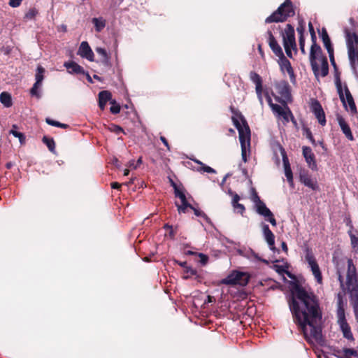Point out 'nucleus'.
I'll return each instance as SVG.
<instances>
[{"label": "nucleus", "mask_w": 358, "mask_h": 358, "mask_svg": "<svg viewBox=\"0 0 358 358\" xmlns=\"http://www.w3.org/2000/svg\"><path fill=\"white\" fill-rule=\"evenodd\" d=\"M281 34L286 54L287 57L292 58V50L295 52L297 50L294 27L290 24H287L285 29L281 31Z\"/></svg>", "instance_id": "obj_5"}, {"label": "nucleus", "mask_w": 358, "mask_h": 358, "mask_svg": "<svg viewBox=\"0 0 358 358\" xmlns=\"http://www.w3.org/2000/svg\"><path fill=\"white\" fill-rule=\"evenodd\" d=\"M234 208L241 215H243L245 210V206L241 203L236 204Z\"/></svg>", "instance_id": "obj_55"}, {"label": "nucleus", "mask_w": 358, "mask_h": 358, "mask_svg": "<svg viewBox=\"0 0 358 358\" xmlns=\"http://www.w3.org/2000/svg\"><path fill=\"white\" fill-rule=\"evenodd\" d=\"M45 122L48 124L58 127L59 122L52 120L49 117L45 119Z\"/></svg>", "instance_id": "obj_56"}, {"label": "nucleus", "mask_w": 358, "mask_h": 358, "mask_svg": "<svg viewBox=\"0 0 358 358\" xmlns=\"http://www.w3.org/2000/svg\"><path fill=\"white\" fill-rule=\"evenodd\" d=\"M266 34L268 36V43L273 51V52L277 56V57H283V52L280 47V45L278 44V41L273 36L271 30L268 29L266 31Z\"/></svg>", "instance_id": "obj_16"}, {"label": "nucleus", "mask_w": 358, "mask_h": 358, "mask_svg": "<svg viewBox=\"0 0 358 358\" xmlns=\"http://www.w3.org/2000/svg\"><path fill=\"white\" fill-rule=\"evenodd\" d=\"M186 273H187L188 276L196 275L197 274L196 270L192 268H187Z\"/></svg>", "instance_id": "obj_62"}, {"label": "nucleus", "mask_w": 358, "mask_h": 358, "mask_svg": "<svg viewBox=\"0 0 358 358\" xmlns=\"http://www.w3.org/2000/svg\"><path fill=\"white\" fill-rule=\"evenodd\" d=\"M299 48L302 52V54H306L305 50V38L304 37H299Z\"/></svg>", "instance_id": "obj_50"}, {"label": "nucleus", "mask_w": 358, "mask_h": 358, "mask_svg": "<svg viewBox=\"0 0 358 358\" xmlns=\"http://www.w3.org/2000/svg\"><path fill=\"white\" fill-rule=\"evenodd\" d=\"M252 200L255 203V205L258 203L259 201H262L259 196H258L257 193L255 190H253V194L252 195Z\"/></svg>", "instance_id": "obj_57"}, {"label": "nucleus", "mask_w": 358, "mask_h": 358, "mask_svg": "<svg viewBox=\"0 0 358 358\" xmlns=\"http://www.w3.org/2000/svg\"><path fill=\"white\" fill-rule=\"evenodd\" d=\"M250 280V276L247 273L233 271L225 278L220 281V284L226 285H241L245 286Z\"/></svg>", "instance_id": "obj_6"}, {"label": "nucleus", "mask_w": 358, "mask_h": 358, "mask_svg": "<svg viewBox=\"0 0 358 358\" xmlns=\"http://www.w3.org/2000/svg\"><path fill=\"white\" fill-rule=\"evenodd\" d=\"M160 140L163 143V144L166 147L167 150H170V145L169 144L167 139L164 136H161Z\"/></svg>", "instance_id": "obj_63"}, {"label": "nucleus", "mask_w": 358, "mask_h": 358, "mask_svg": "<svg viewBox=\"0 0 358 358\" xmlns=\"http://www.w3.org/2000/svg\"><path fill=\"white\" fill-rule=\"evenodd\" d=\"M42 141L44 144L46 145L48 150L51 152L55 153V143L52 138H50L46 136H44L42 138Z\"/></svg>", "instance_id": "obj_35"}, {"label": "nucleus", "mask_w": 358, "mask_h": 358, "mask_svg": "<svg viewBox=\"0 0 358 358\" xmlns=\"http://www.w3.org/2000/svg\"><path fill=\"white\" fill-rule=\"evenodd\" d=\"M346 285L351 290L355 292V296L358 294V278L357 275V268L351 259H348V271L346 275Z\"/></svg>", "instance_id": "obj_8"}, {"label": "nucleus", "mask_w": 358, "mask_h": 358, "mask_svg": "<svg viewBox=\"0 0 358 358\" xmlns=\"http://www.w3.org/2000/svg\"><path fill=\"white\" fill-rule=\"evenodd\" d=\"M176 234H177V227H172L171 229H169V236L171 239H174Z\"/></svg>", "instance_id": "obj_53"}, {"label": "nucleus", "mask_w": 358, "mask_h": 358, "mask_svg": "<svg viewBox=\"0 0 358 358\" xmlns=\"http://www.w3.org/2000/svg\"><path fill=\"white\" fill-rule=\"evenodd\" d=\"M321 38L323 42L324 46L327 50L328 54H329V52H334V47L332 45L327 31L325 28H322V29Z\"/></svg>", "instance_id": "obj_26"}, {"label": "nucleus", "mask_w": 358, "mask_h": 358, "mask_svg": "<svg viewBox=\"0 0 358 358\" xmlns=\"http://www.w3.org/2000/svg\"><path fill=\"white\" fill-rule=\"evenodd\" d=\"M348 48V55L350 67L354 73H358V34L351 32L348 28L344 29Z\"/></svg>", "instance_id": "obj_3"}, {"label": "nucleus", "mask_w": 358, "mask_h": 358, "mask_svg": "<svg viewBox=\"0 0 358 358\" xmlns=\"http://www.w3.org/2000/svg\"><path fill=\"white\" fill-rule=\"evenodd\" d=\"M174 193H175V196L176 197L180 198L182 203L188 202L186 199L185 193L182 190H180L179 188H176V191H174Z\"/></svg>", "instance_id": "obj_42"}, {"label": "nucleus", "mask_w": 358, "mask_h": 358, "mask_svg": "<svg viewBox=\"0 0 358 358\" xmlns=\"http://www.w3.org/2000/svg\"><path fill=\"white\" fill-rule=\"evenodd\" d=\"M317 59L321 61V70H319V75L316 78H317L320 75L322 77H325L329 73V64L327 58L322 53L317 57Z\"/></svg>", "instance_id": "obj_27"}, {"label": "nucleus", "mask_w": 358, "mask_h": 358, "mask_svg": "<svg viewBox=\"0 0 358 358\" xmlns=\"http://www.w3.org/2000/svg\"><path fill=\"white\" fill-rule=\"evenodd\" d=\"M263 233L264 236V238L270 247V249L273 251L276 250V248L275 247V236L271 230L269 229L268 225L264 224L263 226Z\"/></svg>", "instance_id": "obj_19"}, {"label": "nucleus", "mask_w": 358, "mask_h": 358, "mask_svg": "<svg viewBox=\"0 0 358 358\" xmlns=\"http://www.w3.org/2000/svg\"><path fill=\"white\" fill-rule=\"evenodd\" d=\"M302 130L303 134L306 136V137L308 139H309V141H310L313 138V134L308 127H307L306 126H303Z\"/></svg>", "instance_id": "obj_46"}, {"label": "nucleus", "mask_w": 358, "mask_h": 358, "mask_svg": "<svg viewBox=\"0 0 358 358\" xmlns=\"http://www.w3.org/2000/svg\"><path fill=\"white\" fill-rule=\"evenodd\" d=\"M123 1L124 0H111L110 6L112 8H116L117 6H119L120 5V3Z\"/></svg>", "instance_id": "obj_60"}, {"label": "nucleus", "mask_w": 358, "mask_h": 358, "mask_svg": "<svg viewBox=\"0 0 358 358\" xmlns=\"http://www.w3.org/2000/svg\"><path fill=\"white\" fill-rule=\"evenodd\" d=\"M92 22L96 32H101L106 25V21L103 17H94L92 19Z\"/></svg>", "instance_id": "obj_31"}, {"label": "nucleus", "mask_w": 358, "mask_h": 358, "mask_svg": "<svg viewBox=\"0 0 358 358\" xmlns=\"http://www.w3.org/2000/svg\"><path fill=\"white\" fill-rule=\"evenodd\" d=\"M290 285L291 294L287 298V303L294 322L308 343L314 341L321 343L323 341L322 329L318 323L322 320V313L318 297L298 282H292Z\"/></svg>", "instance_id": "obj_1"}, {"label": "nucleus", "mask_w": 358, "mask_h": 358, "mask_svg": "<svg viewBox=\"0 0 358 358\" xmlns=\"http://www.w3.org/2000/svg\"><path fill=\"white\" fill-rule=\"evenodd\" d=\"M282 161H283V164H284V168H285V175L287 178L288 182L291 185H293V184H294L293 174H292V169L290 167V164H289L288 158L286 155H282Z\"/></svg>", "instance_id": "obj_25"}, {"label": "nucleus", "mask_w": 358, "mask_h": 358, "mask_svg": "<svg viewBox=\"0 0 358 358\" xmlns=\"http://www.w3.org/2000/svg\"><path fill=\"white\" fill-rule=\"evenodd\" d=\"M96 52L99 55H101L102 57H106V55H108L107 51L104 48H100V47L96 48Z\"/></svg>", "instance_id": "obj_54"}, {"label": "nucleus", "mask_w": 358, "mask_h": 358, "mask_svg": "<svg viewBox=\"0 0 358 358\" xmlns=\"http://www.w3.org/2000/svg\"><path fill=\"white\" fill-rule=\"evenodd\" d=\"M338 324L343 332V336L348 340H354V337L351 331L350 327L349 326L347 321L341 322H338Z\"/></svg>", "instance_id": "obj_30"}, {"label": "nucleus", "mask_w": 358, "mask_h": 358, "mask_svg": "<svg viewBox=\"0 0 358 358\" xmlns=\"http://www.w3.org/2000/svg\"><path fill=\"white\" fill-rule=\"evenodd\" d=\"M350 241H351V245L353 249V251L358 254V237H357L353 234H350Z\"/></svg>", "instance_id": "obj_38"}, {"label": "nucleus", "mask_w": 358, "mask_h": 358, "mask_svg": "<svg viewBox=\"0 0 358 358\" xmlns=\"http://www.w3.org/2000/svg\"><path fill=\"white\" fill-rule=\"evenodd\" d=\"M271 109L273 112L278 113V115L281 113H284L285 110V108H282L280 106L275 103L271 106Z\"/></svg>", "instance_id": "obj_49"}, {"label": "nucleus", "mask_w": 358, "mask_h": 358, "mask_svg": "<svg viewBox=\"0 0 358 358\" xmlns=\"http://www.w3.org/2000/svg\"><path fill=\"white\" fill-rule=\"evenodd\" d=\"M273 96L275 97V101L281 103L285 106L284 113H281L280 115H279V116H281L285 122H289L290 119L289 110H291L287 106L285 100L281 99L280 97L275 96L274 94Z\"/></svg>", "instance_id": "obj_32"}, {"label": "nucleus", "mask_w": 358, "mask_h": 358, "mask_svg": "<svg viewBox=\"0 0 358 358\" xmlns=\"http://www.w3.org/2000/svg\"><path fill=\"white\" fill-rule=\"evenodd\" d=\"M310 109L315 117L317 119L318 122L322 126H324L327 122L325 113L319 101L314 99L311 103Z\"/></svg>", "instance_id": "obj_12"}, {"label": "nucleus", "mask_w": 358, "mask_h": 358, "mask_svg": "<svg viewBox=\"0 0 358 358\" xmlns=\"http://www.w3.org/2000/svg\"><path fill=\"white\" fill-rule=\"evenodd\" d=\"M0 102L6 108H9L12 106V98L11 95L6 92H3L0 94Z\"/></svg>", "instance_id": "obj_33"}, {"label": "nucleus", "mask_w": 358, "mask_h": 358, "mask_svg": "<svg viewBox=\"0 0 358 358\" xmlns=\"http://www.w3.org/2000/svg\"><path fill=\"white\" fill-rule=\"evenodd\" d=\"M78 55L83 58H85L90 62L94 61V55L87 41H83L78 50Z\"/></svg>", "instance_id": "obj_17"}, {"label": "nucleus", "mask_w": 358, "mask_h": 358, "mask_svg": "<svg viewBox=\"0 0 358 358\" xmlns=\"http://www.w3.org/2000/svg\"><path fill=\"white\" fill-rule=\"evenodd\" d=\"M265 219L266 221L269 222L272 226L276 227L277 222H276V220H275L273 213H272V215L267 216V217H265Z\"/></svg>", "instance_id": "obj_58"}, {"label": "nucleus", "mask_w": 358, "mask_h": 358, "mask_svg": "<svg viewBox=\"0 0 358 358\" xmlns=\"http://www.w3.org/2000/svg\"><path fill=\"white\" fill-rule=\"evenodd\" d=\"M278 57L280 59V67L282 69H285L291 78H294V70L292 67L290 62L285 57L284 55L283 57Z\"/></svg>", "instance_id": "obj_29"}, {"label": "nucleus", "mask_w": 358, "mask_h": 358, "mask_svg": "<svg viewBox=\"0 0 358 358\" xmlns=\"http://www.w3.org/2000/svg\"><path fill=\"white\" fill-rule=\"evenodd\" d=\"M305 259L310 267L312 273L314 275L317 282L320 285L322 284V275L311 249H306Z\"/></svg>", "instance_id": "obj_9"}, {"label": "nucleus", "mask_w": 358, "mask_h": 358, "mask_svg": "<svg viewBox=\"0 0 358 358\" xmlns=\"http://www.w3.org/2000/svg\"><path fill=\"white\" fill-rule=\"evenodd\" d=\"M296 31L298 32L299 37H304L305 24L303 20L299 21Z\"/></svg>", "instance_id": "obj_45"}, {"label": "nucleus", "mask_w": 358, "mask_h": 358, "mask_svg": "<svg viewBox=\"0 0 358 358\" xmlns=\"http://www.w3.org/2000/svg\"><path fill=\"white\" fill-rule=\"evenodd\" d=\"M295 15V9L291 0H285L271 15L265 20V23L284 22Z\"/></svg>", "instance_id": "obj_4"}, {"label": "nucleus", "mask_w": 358, "mask_h": 358, "mask_svg": "<svg viewBox=\"0 0 358 358\" xmlns=\"http://www.w3.org/2000/svg\"><path fill=\"white\" fill-rule=\"evenodd\" d=\"M110 130L116 134H119L120 133H124L123 129L116 124H111L110 127L109 128Z\"/></svg>", "instance_id": "obj_47"}, {"label": "nucleus", "mask_w": 358, "mask_h": 358, "mask_svg": "<svg viewBox=\"0 0 358 358\" xmlns=\"http://www.w3.org/2000/svg\"><path fill=\"white\" fill-rule=\"evenodd\" d=\"M302 154L308 166L313 171H317V166L315 160V156L312 149L308 146H303Z\"/></svg>", "instance_id": "obj_15"}, {"label": "nucleus", "mask_w": 358, "mask_h": 358, "mask_svg": "<svg viewBox=\"0 0 358 358\" xmlns=\"http://www.w3.org/2000/svg\"><path fill=\"white\" fill-rule=\"evenodd\" d=\"M337 120L343 133L345 134L346 138L350 141H353L354 136L351 131V129L345 119L342 116L338 115L337 117Z\"/></svg>", "instance_id": "obj_20"}, {"label": "nucleus", "mask_w": 358, "mask_h": 358, "mask_svg": "<svg viewBox=\"0 0 358 358\" xmlns=\"http://www.w3.org/2000/svg\"><path fill=\"white\" fill-rule=\"evenodd\" d=\"M336 314L338 317V322L347 321L345 319L344 308H337Z\"/></svg>", "instance_id": "obj_43"}, {"label": "nucleus", "mask_w": 358, "mask_h": 358, "mask_svg": "<svg viewBox=\"0 0 358 358\" xmlns=\"http://www.w3.org/2000/svg\"><path fill=\"white\" fill-rule=\"evenodd\" d=\"M17 126L16 124H13L12 126V129L10 130L9 134L13 135L15 137L18 138L21 144H24L25 143V136L23 133L17 131Z\"/></svg>", "instance_id": "obj_34"}, {"label": "nucleus", "mask_w": 358, "mask_h": 358, "mask_svg": "<svg viewBox=\"0 0 358 358\" xmlns=\"http://www.w3.org/2000/svg\"><path fill=\"white\" fill-rule=\"evenodd\" d=\"M110 186L112 189H120L122 185L117 182H113Z\"/></svg>", "instance_id": "obj_64"}, {"label": "nucleus", "mask_w": 358, "mask_h": 358, "mask_svg": "<svg viewBox=\"0 0 358 358\" xmlns=\"http://www.w3.org/2000/svg\"><path fill=\"white\" fill-rule=\"evenodd\" d=\"M329 57L330 62L334 69L335 84H336L338 94L339 95V98H340L341 102L343 103V104L345 105L343 89L342 83H341V73L339 72L338 66L335 62L334 52H329Z\"/></svg>", "instance_id": "obj_10"}, {"label": "nucleus", "mask_w": 358, "mask_h": 358, "mask_svg": "<svg viewBox=\"0 0 358 358\" xmlns=\"http://www.w3.org/2000/svg\"><path fill=\"white\" fill-rule=\"evenodd\" d=\"M344 92H345V98L344 97L345 102V103L347 102L348 103L351 113L356 114L357 113V107H356L355 103L354 101V99H353V97L346 85H345V86H344ZM343 106L345 107H346V104L345 105L343 104Z\"/></svg>", "instance_id": "obj_21"}, {"label": "nucleus", "mask_w": 358, "mask_h": 358, "mask_svg": "<svg viewBox=\"0 0 358 358\" xmlns=\"http://www.w3.org/2000/svg\"><path fill=\"white\" fill-rule=\"evenodd\" d=\"M112 106L110 108V111L113 114H117L120 111V106L116 103L115 100L110 101Z\"/></svg>", "instance_id": "obj_44"}, {"label": "nucleus", "mask_w": 358, "mask_h": 358, "mask_svg": "<svg viewBox=\"0 0 358 358\" xmlns=\"http://www.w3.org/2000/svg\"><path fill=\"white\" fill-rule=\"evenodd\" d=\"M38 14V11L36 8H31L24 15L25 20H34Z\"/></svg>", "instance_id": "obj_37"}, {"label": "nucleus", "mask_w": 358, "mask_h": 358, "mask_svg": "<svg viewBox=\"0 0 358 358\" xmlns=\"http://www.w3.org/2000/svg\"><path fill=\"white\" fill-rule=\"evenodd\" d=\"M276 92L280 95L281 99L283 98L288 100L291 97L289 85L287 81L282 80L275 84Z\"/></svg>", "instance_id": "obj_18"}, {"label": "nucleus", "mask_w": 358, "mask_h": 358, "mask_svg": "<svg viewBox=\"0 0 358 358\" xmlns=\"http://www.w3.org/2000/svg\"><path fill=\"white\" fill-rule=\"evenodd\" d=\"M256 211L258 214H259L262 216H264V217H267V216L272 215V212L270 210L269 208H268L264 203V202L259 201L258 203L255 205Z\"/></svg>", "instance_id": "obj_28"}, {"label": "nucleus", "mask_w": 358, "mask_h": 358, "mask_svg": "<svg viewBox=\"0 0 358 358\" xmlns=\"http://www.w3.org/2000/svg\"><path fill=\"white\" fill-rule=\"evenodd\" d=\"M109 101H112L111 92L103 90L99 93V106L101 110H104L106 103Z\"/></svg>", "instance_id": "obj_23"}, {"label": "nucleus", "mask_w": 358, "mask_h": 358, "mask_svg": "<svg viewBox=\"0 0 358 358\" xmlns=\"http://www.w3.org/2000/svg\"><path fill=\"white\" fill-rule=\"evenodd\" d=\"M198 256L200 258V262L201 264L205 265L208 261V257L203 253H199Z\"/></svg>", "instance_id": "obj_52"}, {"label": "nucleus", "mask_w": 358, "mask_h": 358, "mask_svg": "<svg viewBox=\"0 0 358 358\" xmlns=\"http://www.w3.org/2000/svg\"><path fill=\"white\" fill-rule=\"evenodd\" d=\"M45 72V70L41 65H38L37 66L36 72L35 74L36 82L30 90V94H31V96H34L36 97L40 96L38 90L42 85V82L44 79Z\"/></svg>", "instance_id": "obj_11"}, {"label": "nucleus", "mask_w": 358, "mask_h": 358, "mask_svg": "<svg viewBox=\"0 0 358 358\" xmlns=\"http://www.w3.org/2000/svg\"><path fill=\"white\" fill-rule=\"evenodd\" d=\"M336 357L338 358H351L352 356L358 358V351L353 348H343L342 350H337Z\"/></svg>", "instance_id": "obj_24"}, {"label": "nucleus", "mask_w": 358, "mask_h": 358, "mask_svg": "<svg viewBox=\"0 0 358 358\" xmlns=\"http://www.w3.org/2000/svg\"><path fill=\"white\" fill-rule=\"evenodd\" d=\"M250 79L252 83L255 84V90L257 93V98L260 102V103L263 104V97H262V79L261 76L255 71H251L250 73Z\"/></svg>", "instance_id": "obj_14"}, {"label": "nucleus", "mask_w": 358, "mask_h": 358, "mask_svg": "<svg viewBox=\"0 0 358 358\" xmlns=\"http://www.w3.org/2000/svg\"><path fill=\"white\" fill-rule=\"evenodd\" d=\"M174 193H175V196L176 197L180 198L182 203L188 202L186 199L185 193L182 190H180L179 188H176V191H174Z\"/></svg>", "instance_id": "obj_41"}, {"label": "nucleus", "mask_w": 358, "mask_h": 358, "mask_svg": "<svg viewBox=\"0 0 358 358\" xmlns=\"http://www.w3.org/2000/svg\"><path fill=\"white\" fill-rule=\"evenodd\" d=\"M64 66L68 70L69 73L83 74L85 73L84 69L73 61L66 62L64 64Z\"/></svg>", "instance_id": "obj_22"}, {"label": "nucleus", "mask_w": 358, "mask_h": 358, "mask_svg": "<svg viewBox=\"0 0 358 358\" xmlns=\"http://www.w3.org/2000/svg\"><path fill=\"white\" fill-rule=\"evenodd\" d=\"M352 307H353L355 317L356 321L358 323V294H356L355 296H354V297L352 299Z\"/></svg>", "instance_id": "obj_39"}, {"label": "nucleus", "mask_w": 358, "mask_h": 358, "mask_svg": "<svg viewBox=\"0 0 358 358\" xmlns=\"http://www.w3.org/2000/svg\"><path fill=\"white\" fill-rule=\"evenodd\" d=\"M176 206L178 207V211L179 213H186V209L187 208H193V206L191 205L189 203L187 202V203H182V205H178L176 203Z\"/></svg>", "instance_id": "obj_40"}, {"label": "nucleus", "mask_w": 358, "mask_h": 358, "mask_svg": "<svg viewBox=\"0 0 358 358\" xmlns=\"http://www.w3.org/2000/svg\"><path fill=\"white\" fill-rule=\"evenodd\" d=\"M344 308V303L341 294L338 295L337 308Z\"/></svg>", "instance_id": "obj_61"}, {"label": "nucleus", "mask_w": 358, "mask_h": 358, "mask_svg": "<svg viewBox=\"0 0 358 358\" xmlns=\"http://www.w3.org/2000/svg\"><path fill=\"white\" fill-rule=\"evenodd\" d=\"M192 210H194V215L196 216H198V217H201L203 218H204L205 220H208V216L206 215V214L205 213H203V211L199 210V209H196L195 208L194 206H193V208H192Z\"/></svg>", "instance_id": "obj_48"}, {"label": "nucleus", "mask_w": 358, "mask_h": 358, "mask_svg": "<svg viewBox=\"0 0 358 358\" xmlns=\"http://www.w3.org/2000/svg\"><path fill=\"white\" fill-rule=\"evenodd\" d=\"M101 63L107 66V67H110L111 66V63H110V55H106V57H102L101 59Z\"/></svg>", "instance_id": "obj_51"}, {"label": "nucleus", "mask_w": 358, "mask_h": 358, "mask_svg": "<svg viewBox=\"0 0 358 358\" xmlns=\"http://www.w3.org/2000/svg\"><path fill=\"white\" fill-rule=\"evenodd\" d=\"M310 36L313 44L310 51V63L312 71L315 76L317 77L319 75V65L317 59V57L322 54V50L321 47L316 43L317 37L315 33H311Z\"/></svg>", "instance_id": "obj_7"}, {"label": "nucleus", "mask_w": 358, "mask_h": 358, "mask_svg": "<svg viewBox=\"0 0 358 358\" xmlns=\"http://www.w3.org/2000/svg\"><path fill=\"white\" fill-rule=\"evenodd\" d=\"M22 1V0H9V5L13 8H16L21 4Z\"/></svg>", "instance_id": "obj_59"}, {"label": "nucleus", "mask_w": 358, "mask_h": 358, "mask_svg": "<svg viewBox=\"0 0 358 358\" xmlns=\"http://www.w3.org/2000/svg\"><path fill=\"white\" fill-rule=\"evenodd\" d=\"M194 162L196 163H197L198 164L201 165V167L198 169L199 171H203L204 172L209 173H216L215 169H213V168H211L208 166H206V164H204L199 160L195 159Z\"/></svg>", "instance_id": "obj_36"}, {"label": "nucleus", "mask_w": 358, "mask_h": 358, "mask_svg": "<svg viewBox=\"0 0 358 358\" xmlns=\"http://www.w3.org/2000/svg\"><path fill=\"white\" fill-rule=\"evenodd\" d=\"M230 110L233 114L232 122L238 131L242 159L246 162L248 161L247 150H250V129L245 118L238 109L231 106Z\"/></svg>", "instance_id": "obj_2"}, {"label": "nucleus", "mask_w": 358, "mask_h": 358, "mask_svg": "<svg viewBox=\"0 0 358 358\" xmlns=\"http://www.w3.org/2000/svg\"><path fill=\"white\" fill-rule=\"evenodd\" d=\"M299 180L301 183L311 189L315 191L319 189V185L317 180L311 178L308 171H301L299 173Z\"/></svg>", "instance_id": "obj_13"}]
</instances>
